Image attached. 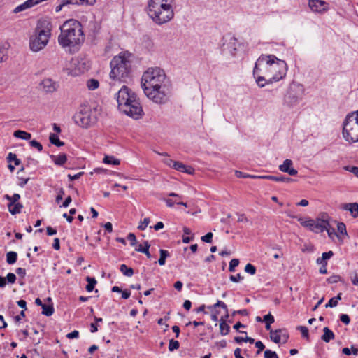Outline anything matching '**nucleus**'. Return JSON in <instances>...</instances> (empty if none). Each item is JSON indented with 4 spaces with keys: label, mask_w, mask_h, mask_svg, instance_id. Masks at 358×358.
I'll return each mask as SVG.
<instances>
[{
    "label": "nucleus",
    "mask_w": 358,
    "mask_h": 358,
    "mask_svg": "<svg viewBox=\"0 0 358 358\" xmlns=\"http://www.w3.org/2000/svg\"><path fill=\"white\" fill-rule=\"evenodd\" d=\"M327 3L322 0H310L308 6L312 11L322 13L327 10Z\"/></svg>",
    "instance_id": "obj_13"
},
{
    "label": "nucleus",
    "mask_w": 358,
    "mask_h": 358,
    "mask_svg": "<svg viewBox=\"0 0 358 358\" xmlns=\"http://www.w3.org/2000/svg\"><path fill=\"white\" fill-rule=\"evenodd\" d=\"M79 336L78 331L74 330L66 335V337L69 339L77 338Z\"/></svg>",
    "instance_id": "obj_64"
},
{
    "label": "nucleus",
    "mask_w": 358,
    "mask_h": 358,
    "mask_svg": "<svg viewBox=\"0 0 358 358\" xmlns=\"http://www.w3.org/2000/svg\"><path fill=\"white\" fill-rule=\"evenodd\" d=\"M64 195V190L63 188H60L58 192V194L56 196L55 201L59 203L63 199V196Z\"/></svg>",
    "instance_id": "obj_59"
},
{
    "label": "nucleus",
    "mask_w": 358,
    "mask_h": 358,
    "mask_svg": "<svg viewBox=\"0 0 358 358\" xmlns=\"http://www.w3.org/2000/svg\"><path fill=\"white\" fill-rule=\"evenodd\" d=\"M334 255V252L330 250L327 252H323L322 258H317L316 260L317 264L327 263V260L329 259Z\"/></svg>",
    "instance_id": "obj_33"
},
{
    "label": "nucleus",
    "mask_w": 358,
    "mask_h": 358,
    "mask_svg": "<svg viewBox=\"0 0 358 358\" xmlns=\"http://www.w3.org/2000/svg\"><path fill=\"white\" fill-rule=\"evenodd\" d=\"M340 320L344 323L345 325H348L350 322V318L348 315L347 314H341L340 315Z\"/></svg>",
    "instance_id": "obj_52"
},
{
    "label": "nucleus",
    "mask_w": 358,
    "mask_h": 358,
    "mask_svg": "<svg viewBox=\"0 0 358 358\" xmlns=\"http://www.w3.org/2000/svg\"><path fill=\"white\" fill-rule=\"evenodd\" d=\"M87 86L90 90H94L99 86V83L97 80L92 78L87 80Z\"/></svg>",
    "instance_id": "obj_36"
},
{
    "label": "nucleus",
    "mask_w": 358,
    "mask_h": 358,
    "mask_svg": "<svg viewBox=\"0 0 358 358\" xmlns=\"http://www.w3.org/2000/svg\"><path fill=\"white\" fill-rule=\"evenodd\" d=\"M327 282L329 284L336 283L338 282H343L342 278L338 275H334L327 279Z\"/></svg>",
    "instance_id": "obj_39"
},
{
    "label": "nucleus",
    "mask_w": 358,
    "mask_h": 358,
    "mask_svg": "<svg viewBox=\"0 0 358 358\" xmlns=\"http://www.w3.org/2000/svg\"><path fill=\"white\" fill-rule=\"evenodd\" d=\"M84 41L81 24L76 20L66 21L61 27V33L58 36L59 45L70 53H74Z\"/></svg>",
    "instance_id": "obj_2"
},
{
    "label": "nucleus",
    "mask_w": 358,
    "mask_h": 358,
    "mask_svg": "<svg viewBox=\"0 0 358 358\" xmlns=\"http://www.w3.org/2000/svg\"><path fill=\"white\" fill-rule=\"evenodd\" d=\"M50 143L57 147H61L64 145V143L59 140L58 136L55 134H50L49 136Z\"/></svg>",
    "instance_id": "obj_30"
},
{
    "label": "nucleus",
    "mask_w": 358,
    "mask_h": 358,
    "mask_svg": "<svg viewBox=\"0 0 358 358\" xmlns=\"http://www.w3.org/2000/svg\"><path fill=\"white\" fill-rule=\"evenodd\" d=\"M7 50L4 47L0 46V63L7 59Z\"/></svg>",
    "instance_id": "obj_46"
},
{
    "label": "nucleus",
    "mask_w": 358,
    "mask_h": 358,
    "mask_svg": "<svg viewBox=\"0 0 358 358\" xmlns=\"http://www.w3.org/2000/svg\"><path fill=\"white\" fill-rule=\"evenodd\" d=\"M220 330L222 336L227 335L230 331V327L226 323V319L222 317L220 320Z\"/></svg>",
    "instance_id": "obj_24"
},
{
    "label": "nucleus",
    "mask_w": 358,
    "mask_h": 358,
    "mask_svg": "<svg viewBox=\"0 0 358 358\" xmlns=\"http://www.w3.org/2000/svg\"><path fill=\"white\" fill-rule=\"evenodd\" d=\"M166 75L163 69L149 68L142 76L141 87L148 98L157 103H164L170 94Z\"/></svg>",
    "instance_id": "obj_1"
},
{
    "label": "nucleus",
    "mask_w": 358,
    "mask_h": 358,
    "mask_svg": "<svg viewBox=\"0 0 358 358\" xmlns=\"http://www.w3.org/2000/svg\"><path fill=\"white\" fill-rule=\"evenodd\" d=\"M325 231H327L328 236L330 238H333L334 236H336L338 238H339V236L335 232L334 228L327 227V229H325Z\"/></svg>",
    "instance_id": "obj_54"
},
{
    "label": "nucleus",
    "mask_w": 358,
    "mask_h": 358,
    "mask_svg": "<svg viewBox=\"0 0 358 358\" xmlns=\"http://www.w3.org/2000/svg\"><path fill=\"white\" fill-rule=\"evenodd\" d=\"M86 281L87 282V285H86V290L89 292H91L94 289V287L96 284V280L94 278H92L90 276H87L86 278Z\"/></svg>",
    "instance_id": "obj_29"
},
{
    "label": "nucleus",
    "mask_w": 358,
    "mask_h": 358,
    "mask_svg": "<svg viewBox=\"0 0 358 358\" xmlns=\"http://www.w3.org/2000/svg\"><path fill=\"white\" fill-rule=\"evenodd\" d=\"M173 169L188 174H192L194 172V169L190 166H186L182 162H176L173 164Z\"/></svg>",
    "instance_id": "obj_19"
},
{
    "label": "nucleus",
    "mask_w": 358,
    "mask_h": 358,
    "mask_svg": "<svg viewBox=\"0 0 358 358\" xmlns=\"http://www.w3.org/2000/svg\"><path fill=\"white\" fill-rule=\"evenodd\" d=\"M337 230L338 232L341 235H348L346 226L343 222H338L337 224Z\"/></svg>",
    "instance_id": "obj_41"
},
{
    "label": "nucleus",
    "mask_w": 358,
    "mask_h": 358,
    "mask_svg": "<svg viewBox=\"0 0 358 358\" xmlns=\"http://www.w3.org/2000/svg\"><path fill=\"white\" fill-rule=\"evenodd\" d=\"M274 59H276L274 55H262L256 61L253 75L259 87H263L268 84L267 79L271 76L270 66Z\"/></svg>",
    "instance_id": "obj_7"
},
{
    "label": "nucleus",
    "mask_w": 358,
    "mask_h": 358,
    "mask_svg": "<svg viewBox=\"0 0 358 358\" xmlns=\"http://www.w3.org/2000/svg\"><path fill=\"white\" fill-rule=\"evenodd\" d=\"M264 321L266 323H273L275 321V319H274V317L271 314L269 313L268 315H266L264 317Z\"/></svg>",
    "instance_id": "obj_63"
},
{
    "label": "nucleus",
    "mask_w": 358,
    "mask_h": 358,
    "mask_svg": "<svg viewBox=\"0 0 358 358\" xmlns=\"http://www.w3.org/2000/svg\"><path fill=\"white\" fill-rule=\"evenodd\" d=\"M32 6H34V5L32 4L31 1L27 0L25 2H24L23 3L17 6L14 9L13 12L15 13H17L23 11V10L27 9V8H31Z\"/></svg>",
    "instance_id": "obj_25"
},
{
    "label": "nucleus",
    "mask_w": 358,
    "mask_h": 358,
    "mask_svg": "<svg viewBox=\"0 0 358 358\" xmlns=\"http://www.w3.org/2000/svg\"><path fill=\"white\" fill-rule=\"evenodd\" d=\"M127 239L130 241V244L131 245H135L136 244V238L134 234L129 233L127 236Z\"/></svg>",
    "instance_id": "obj_58"
},
{
    "label": "nucleus",
    "mask_w": 358,
    "mask_h": 358,
    "mask_svg": "<svg viewBox=\"0 0 358 358\" xmlns=\"http://www.w3.org/2000/svg\"><path fill=\"white\" fill-rule=\"evenodd\" d=\"M73 120L76 124L83 128H89L97 121V114L95 108L88 106L81 107L73 115Z\"/></svg>",
    "instance_id": "obj_9"
},
{
    "label": "nucleus",
    "mask_w": 358,
    "mask_h": 358,
    "mask_svg": "<svg viewBox=\"0 0 358 358\" xmlns=\"http://www.w3.org/2000/svg\"><path fill=\"white\" fill-rule=\"evenodd\" d=\"M340 209L343 210H347L350 213V215L352 217L357 218L358 217V203H342L340 206Z\"/></svg>",
    "instance_id": "obj_16"
},
{
    "label": "nucleus",
    "mask_w": 358,
    "mask_h": 358,
    "mask_svg": "<svg viewBox=\"0 0 358 358\" xmlns=\"http://www.w3.org/2000/svg\"><path fill=\"white\" fill-rule=\"evenodd\" d=\"M144 247L140 244L136 248V250L139 252L144 253L148 258H151V254L149 252V248L150 247V245L149 244L148 241H145L143 243Z\"/></svg>",
    "instance_id": "obj_23"
},
{
    "label": "nucleus",
    "mask_w": 358,
    "mask_h": 358,
    "mask_svg": "<svg viewBox=\"0 0 358 358\" xmlns=\"http://www.w3.org/2000/svg\"><path fill=\"white\" fill-rule=\"evenodd\" d=\"M271 76L267 79V83H273L282 79L287 74V65L284 60L276 57L270 66Z\"/></svg>",
    "instance_id": "obj_11"
},
{
    "label": "nucleus",
    "mask_w": 358,
    "mask_h": 358,
    "mask_svg": "<svg viewBox=\"0 0 358 358\" xmlns=\"http://www.w3.org/2000/svg\"><path fill=\"white\" fill-rule=\"evenodd\" d=\"M17 259V254L15 252L10 251L6 254V262L8 264H13Z\"/></svg>",
    "instance_id": "obj_31"
},
{
    "label": "nucleus",
    "mask_w": 358,
    "mask_h": 358,
    "mask_svg": "<svg viewBox=\"0 0 358 358\" xmlns=\"http://www.w3.org/2000/svg\"><path fill=\"white\" fill-rule=\"evenodd\" d=\"M159 254L160 257L158 260V263L160 266H164L166 263V259L170 256V253L168 250L160 249Z\"/></svg>",
    "instance_id": "obj_28"
},
{
    "label": "nucleus",
    "mask_w": 358,
    "mask_h": 358,
    "mask_svg": "<svg viewBox=\"0 0 358 358\" xmlns=\"http://www.w3.org/2000/svg\"><path fill=\"white\" fill-rule=\"evenodd\" d=\"M20 199V195L17 193L14 194L10 196V202L8 203V206H13L15 203H17V201Z\"/></svg>",
    "instance_id": "obj_47"
},
{
    "label": "nucleus",
    "mask_w": 358,
    "mask_h": 358,
    "mask_svg": "<svg viewBox=\"0 0 358 358\" xmlns=\"http://www.w3.org/2000/svg\"><path fill=\"white\" fill-rule=\"evenodd\" d=\"M293 162L291 159H285L282 164L279 166L280 171L287 173L290 176H296L298 171L296 169L292 167Z\"/></svg>",
    "instance_id": "obj_15"
},
{
    "label": "nucleus",
    "mask_w": 358,
    "mask_h": 358,
    "mask_svg": "<svg viewBox=\"0 0 358 358\" xmlns=\"http://www.w3.org/2000/svg\"><path fill=\"white\" fill-rule=\"evenodd\" d=\"M41 308L43 309L42 314L45 316H51L54 313L55 310L52 305L43 304Z\"/></svg>",
    "instance_id": "obj_34"
},
{
    "label": "nucleus",
    "mask_w": 358,
    "mask_h": 358,
    "mask_svg": "<svg viewBox=\"0 0 358 358\" xmlns=\"http://www.w3.org/2000/svg\"><path fill=\"white\" fill-rule=\"evenodd\" d=\"M23 208V206L20 203H15L13 206H8V211L12 215H16L21 212L22 208Z\"/></svg>",
    "instance_id": "obj_26"
},
{
    "label": "nucleus",
    "mask_w": 358,
    "mask_h": 358,
    "mask_svg": "<svg viewBox=\"0 0 358 358\" xmlns=\"http://www.w3.org/2000/svg\"><path fill=\"white\" fill-rule=\"evenodd\" d=\"M130 57V53L122 52L112 59L110 63L111 79L126 82V79L130 78L131 73Z\"/></svg>",
    "instance_id": "obj_5"
},
{
    "label": "nucleus",
    "mask_w": 358,
    "mask_h": 358,
    "mask_svg": "<svg viewBox=\"0 0 358 358\" xmlns=\"http://www.w3.org/2000/svg\"><path fill=\"white\" fill-rule=\"evenodd\" d=\"M245 271L250 275H255L256 273V268L250 263H248L245 266Z\"/></svg>",
    "instance_id": "obj_45"
},
{
    "label": "nucleus",
    "mask_w": 358,
    "mask_h": 358,
    "mask_svg": "<svg viewBox=\"0 0 358 358\" xmlns=\"http://www.w3.org/2000/svg\"><path fill=\"white\" fill-rule=\"evenodd\" d=\"M271 340L275 343H286L289 338L288 331L285 328L270 330Z\"/></svg>",
    "instance_id": "obj_12"
},
{
    "label": "nucleus",
    "mask_w": 358,
    "mask_h": 358,
    "mask_svg": "<svg viewBox=\"0 0 358 358\" xmlns=\"http://www.w3.org/2000/svg\"><path fill=\"white\" fill-rule=\"evenodd\" d=\"M118 109L122 113L134 120L141 119L144 115L143 108L136 94L126 85H123L116 94Z\"/></svg>",
    "instance_id": "obj_3"
},
{
    "label": "nucleus",
    "mask_w": 358,
    "mask_h": 358,
    "mask_svg": "<svg viewBox=\"0 0 358 358\" xmlns=\"http://www.w3.org/2000/svg\"><path fill=\"white\" fill-rule=\"evenodd\" d=\"M30 145L31 147L36 148L39 152L42 151L43 150V145L36 140L31 141Z\"/></svg>",
    "instance_id": "obj_50"
},
{
    "label": "nucleus",
    "mask_w": 358,
    "mask_h": 358,
    "mask_svg": "<svg viewBox=\"0 0 358 358\" xmlns=\"http://www.w3.org/2000/svg\"><path fill=\"white\" fill-rule=\"evenodd\" d=\"M41 86L43 87V90L45 93H52L58 88V84L57 82L50 78L43 79L41 83Z\"/></svg>",
    "instance_id": "obj_14"
},
{
    "label": "nucleus",
    "mask_w": 358,
    "mask_h": 358,
    "mask_svg": "<svg viewBox=\"0 0 358 358\" xmlns=\"http://www.w3.org/2000/svg\"><path fill=\"white\" fill-rule=\"evenodd\" d=\"M344 169L352 173L355 176L358 177V167L352 166H344Z\"/></svg>",
    "instance_id": "obj_48"
},
{
    "label": "nucleus",
    "mask_w": 358,
    "mask_h": 358,
    "mask_svg": "<svg viewBox=\"0 0 358 358\" xmlns=\"http://www.w3.org/2000/svg\"><path fill=\"white\" fill-rule=\"evenodd\" d=\"M297 330H299L301 333V335L303 338L308 339L309 338V334H308V329L306 327L304 326H298L296 327Z\"/></svg>",
    "instance_id": "obj_42"
},
{
    "label": "nucleus",
    "mask_w": 358,
    "mask_h": 358,
    "mask_svg": "<svg viewBox=\"0 0 358 358\" xmlns=\"http://www.w3.org/2000/svg\"><path fill=\"white\" fill-rule=\"evenodd\" d=\"M302 225L306 227H309L311 231H314V224L315 221L313 220H310L308 221L303 222Z\"/></svg>",
    "instance_id": "obj_53"
},
{
    "label": "nucleus",
    "mask_w": 358,
    "mask_h": 358,
    "mask_svg": "<svg viewBox=\"0 0 358 358\" xmlns=\"http://www.w3.org/2000/svg\"><path fill=\"white\" fill-rule=\"evenodd\" d=\"M239 262L238 259H232L229 262V271L230 272H234L235 268L238 266Z\"/></svg>",
    "instance_id": "obj_44"
},
{
    "label": "nucleus",
    "mask_w": 358,
    "mask_h": 358,
    "mask_svg": "<svg viewBox=\"0 0 358 358\" xmlns=\"http://www.w3.org/2000/svg\"><path fill=\"white\" fill-rule=\"evenodd\" d=\"M327 227H329V223L324 220H318L317 222H315L314 224V231L315 232L320 231L322 232L327 229Z\"/></svg>",
    "instance_id": "obj_21"
},
{
    "label": "nucleus",
    "mask_w": 358,
    "mask_h": 358,
    "mask_svg": "<svg viewBox=\"0 0 358 358\" xmlns=\"http://www.w3.org/2000/svg\"><path fill=\"white\" fill-rule=\"evenodd\" d=\"M169 196L170 197H173L175 198V199H163V201H165L166 206L168 207H173L175 204H177L178 205L179 204V202H180V200L182 199V196L176 194V193H174V192H171L168 194Z\"/></svg>",
    "instance_id": "obj_18"
},
{
    "label": "nucleus",
    "mask_w": 358,
    "mask_h": 358,
    "mask_svg": "<svg viewBox=\"0 0 358 358\" xmlns=\"http://www.w3.org/2000/svg\"><path fill=\"white\" fill-rule=\"evenodd\" d=\"M213 233L212 232H208L207 233L205 236H203L201 239L202 241L203 242H206V243H210L212 242V239H213Z\"/></svg>",
    "instance_id": "obj_49"
},
{
    "label": "nucleus",
    "mask_w": 358,
    "mask_h": 358,
    "mask_svg": "<svg viewBox=\"0 0 358 358\" xmlns=\"http://www.w3.org/2000/svg\"><path fill=\"white\" fill-rule=\"evenodd\" d=\"M50 157L57 166H63L67 161V156L64 153L59 154V155H51Z\"/></svg>",
    "instance_id": "obj_20"
},
{
    "label": "nucleus",
    "mask_w": 358,
    "mask_h": 358,
    "mask_svg": "<svg viewBox=\"0 0 358 358\" xmlns=\"http://www.w3.org/2000/svg\"><path fill=\"white\" fill-rule=\"evenodd\" d=\"M234 341L237 343H241L242 342H249L250 343H253L255 340L248 336H246L245 338L236 336L234 338Z\"/></svg>",
    "instance_id": "obj_40"
},
{
    "label": "nucleus",
    "mask_w": 358,
    "mask_h": 358,
    "mask_svg": "<svg viewBox=\"0 0 358 358\" xmlns=\"http://www.w3.org/2000/svg\"><path fill=\"white\" fill-rule=\"evenodd\" d=\"M149 223H150V218L145 217L143 219V221L141 222V224L138 227V229L140 230H145Z\"/></svg>",
    "instance_id": "obj_51"
},
{
    "label": "nucleus",
    "mask_w": 358,
    "mask_h": 358,
    "mask_svg": "<svg viewBox=\"0 0 358 358\" xmlns=\"http://www.w3.org/2000/svg\"><path fill=\"white\" fill-rule=\"evenodd\" d=\"M13 136L16 138L23 140H29L31 137V134L21 130H17L14 132Z\"/></svg>",
    "instance_id": "obj_27"
},
{
    "label": "nucleus",
    "mask_w": 358,
    "mask_h": 358,
    "mask_svg": "<svg viewBox=\"0 0 358 358\" xmlns=\"http://www.w3.org/2000/svg\"><path fill=\"white\" fill-rule=\"evenodd\" d=\"M180 347V343L178 341L174 339H171L169 343V350L172 352L175 350H178Z\"/></svg>",
    "instance_id": "obj_38"
},
{
    "label": "nucleus",
    "mask_w": 358,
    "mask_h": 358,
    "mask_svg": "<svg viewBox=\"0 0 358 358\" xmlns=\"http://www.w3.org/2000/svg\"><path fill=\"white\" fill-rule=\"evenodd\" d=\"M229 279L234 282H238L243 279V277L240 273H238L236 275H231Z\"/></svg>",
    "instance_id": "obj_55"
},
{
    "label": "nucleus",
    "mask_w": 358,
    "mask_h": 358,
    "mask_svg": "<svg viewBox=\"0 0 358 358\" xmlns=\"http://www.w3.org/2000/svg\"><path fill=\"white\" fill-rule=\"evenodd\" d=\"M303 95V86L299 83L292 82L284 96L283 104L289 108H293L299 104Z\"/></svg>",
    "instance_id": "obj_10"
},
{
    "label": "nucleus",
    "mask_w": 358,
    "mask_h": 358,
    "mask_svg": "<svg viewBox=\"0 0 358 358\" xmlns=\"http://www.w3.org/2000/svg\"><path fill=\"white\" fill-rule=\"evenodd\" d=\"M255 347L258 348L257 354H259L265 348L264 344L261 341L255 343Z\"/></svg>",
    "instance_id": "obj_61"
},
{
    "label": "nucleus",
    "mask_w": 358,
    "mask_h": 358,
    "mask_svg": "<svg viewBox=\"0 0 358 358\" xmlns=\"http://www.w3.org/2000/svg\"><path fill=\"white\" fill-rule=\"evenodd\" d=\"M16 273L21 278H24L26 275V270L23 268H17L15 270Z\"/></svg>",
    "instance_id": "obj_62"
},
{
    "label": "nucleus",
    "mask_w": 358,
    "mask_h": 358,
    "mask_svg": "<svg viewBox=\"0 0 358 358\" xmlns=\"http://www.w3.org/2000/svg\"><path fill=\"white\" fill-rule=\"evenodd\" d=\"M264 358H279L278 354L275 351L266 350L264 353Z\"/></svg>",
    "instance_id": "obj_43"
},
{
    "label": "nucleus",
    "mask_w": 358,
    "mask_h": 358,
    "mask_svg": "<svg viewBox=\"0 0 358 358\" xmlns=\"http://www.w3.org/2000/svg\"><path fill=\"white\" fill-rule=\"evenodd\" d=\"M6 279L8 283L13 284L16 280V276L13 273H8Z\"/></svg>",
    "instance_id": "obj_57"
},
{
    "label": "nucleus",
    "mask_w": 358,
    "mask_h": 358,
    "mask_svg": "<svg viewBox=\"0 0 358 358\" xmlns=\"http://www.w3.org/2000/svg\"><path fill=\"white\" fill-rule=\"evenodd\" d=\"M338 305V301H336V299H334V297L330 299L328 303L325 305L326 308H334L336 307Z\"/></svg>",
    "instance_id": "obj_56"
},
{
    "label": "nucleus",
    "mask_w": 358,
    "mask_h": 358,
    "mask_svg": "<svg viewBox=\"0 0 358 358\" xmlns=\"http://www.w3.org/2000/svg\"><path fill=\"white\" fill-rule=\"evenodd\" d=\"M174 0H149L147 13L157 25H162L171 21L174 17Z\"/></svg>",
    "instance_id": "obj_4"
},
{
    "label": "nucleus",
    "mask_w": 358,
    "mask_h": 358,
    "mask_svg": "<svg viewBox=\"0 0 358 358\" xmlns=\"http://www.w3.org/2000/svg\"><path fill=\"white\" fill-rule=\"evenodd\" d=\"M259 178L273 180V181H275V182H287V183L292 181V178L282 176V175H279V176L264 175V176H260Z\"/></svg>",
    "instance_id": "obj_17"
},
{
    "label": "nucleus",
    "mask_w": 358,
    "mask_h": 358,
    "mask_svg": "<svg viewBox=\"0 0 358 358\" xmlns=\"http://www.w3.org/2000/svg\"><path fill=\"white\" fill-rule=\"evenodd\" d=\"M343 138L352 144L358 142V110L347 114L343 122Z\"/></svg>",
    "instance_id": "obj_8"
},
{
    "label": "nucleus",
    "mask_w": 358,
    "mask_h": 358,
    "mask_svg": "<svg viewBox=\"0 0 358 358\" xmlns=\"http://www.w3.org/2000/svg\"><path fill=\"white\" fill-rule=\"evenodd\" d=\"M236 43L237 40L234 36H231L229 39V42L227 44L228 48L230 49V52L231 54H234V52L236 50Z\"/></svg>",
    "instance_id": "obj_37"
},
{
    "label": "nucleus",
    "mask_w": 358,
    "mask_h": 358,
    "mask_svg": "<svg viewBox=\"0 0 358 358\" xmlns=\"http://www.w3.org/2000/svg\"><path fill=\"white\" fill-rule=\"evenodd\" d=\"M103 163L107 164L118 165L120 162L119 159H115L113 156L106 155L103 159Z\"/></svg>",
    "instance_id": "obj_35"
},
{
    "label": "nucleus",
    "mask_w": 358,
    "mask_h": 358,
    "mask_svg": "<svg viewBox=\"0 0 358 358\" xmlns=\"http://www.w3.org/2000/svg\"><path fill=\"white\" fill-rule=\"evenodd\" d=\"M120 271L122 274L127 277H131L134 275V270L131 268L128 267L125 264H121L120 266Z\"/></svg>",
    "instance_id": "obj_32"
},
{
    "label": "nucleus",
    "mask_w": 358,
    "mask_h": 358,
    "mask_svg": "<svg viewBox=\"0 0 358 358\" xmlns=\"http://www.w3.org/2000/svg\"><path fill=\"white\" fill-rule=\"evenodd\" d=\"M52 30L51 22L45 19L38 21L35 34L30 37L29 47L33 52L43 50L48 44Z\"/></svg>",
    "instance_id": "obj_6"
},
{
    "label": "nucleus",
    "mask_w": 358,
    "mask_h": 358,
    "mask_svg": "<svg viewBox=\"0 0 358 358\" xmlns=\"http://www.w3.org/2000/svg\"><path fill=\"white\" fill-rule=\"evenodd\" d=\"M323 331L324 334L322 336L321 339L325 343H329L331 340L334 338V333L328 327H324Z\"/></svg>",
    "instance_id": "obj_22"
},
{
    "label": "nucleus",
    "mask_w": 358,
    "mask_h": 358,
    "mask_svg": "<svg viewBox=\"0 0 358 358\" xmlns=\"http://www.w3.org/2000/svg\"><path fill=\"white\" fill-rule=\"evenodd\" d=\"M351 282L352 283L355 285L358 286V274L356 271H355L352 275L350 276Z\"/></svg>",
    "instance_id": "obj_60"
}]
</instances>
